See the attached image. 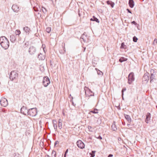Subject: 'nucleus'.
Instances as JSON below:
<instances>
[{
  "label": "nucleus",
  "instance_id": "nucleus-1",
  "mask_svg": "<svg viewBox=\"0 0 157 157\" xmlns=\"http://www.w3.org/2000/svg\"><path fill=\"white\" fill-rule=\"evenodd\" d=\"M0 44L3 48L6 49L9 46V42L8 39L4 36L0 37Z\"/></svg>",
  "mask_w": 157,
  "mask_h": 157
},
{
  "label": "nucleus",
  "instance_id": "nucleus-2",
  "mask_svg": "<svg viewBox=\"0 0 157 157\" xmlns=\"http://www.w3.org/2000/svg\"><path fill=\"white\" fill-rule=\"evenodd\" d=\"M37 110L36 108H33L29 109L27 114L32 117H34L37 114Z\"/></svg>",
  "mask_w": 157,
  "mask_h": 157
},
{
  "label": "nucleus",
  "instance_id": "nucleus-3",
  "mask_svg": "<svg viewBox=\"0 0 157 157\" xmlns=\"http://www.w3.org/2000/svg\"><path fill=\"white\" fill-rule=\"evenodd\" d=\"M84 89L86 96L89 97L94 96V93L91 91L89 88L85 86L84 87Z\"/></svg>",
  "mask_w": 157,
  "mask_h": 157
},
{
  "label": "nucleus",
  "instance_id": "nucleus-4",
  "mask_svg": "<svg viewBox=\"0 0 157 157\" xmlns=\"http://www.w3.org/2000/svg\"><path fill=\"white\" fill-rule=\"evenodd\" d=\"M18 77V74L14 71H12L10 73V79L12 81L17 79Z\"/></svg>",
  "mask_w": 157,
  "mask_h": 157
},
{
  "label": "nucleus",
  "instance_id": "nucleus-5",
  "mask_svg": "<svg viewBox=\"0 0 157 157\" xmlns=\"http://www.w3.org/2000/svg\"><path fill=\"white\" fill-rule=\"evenodd\" d=\"M42 83L44 87H47L50 83L49 78L47 76L44 77L43 78Z\"/></svg>",
  "mask_w": 157,
  "mask_h": 157
},
{
  "label": "nucleus",
  "instance_id": "nucleus-6",
  "mask_svg": "<svg viewBox=\"0 0 157 157\" xmlns=\"http://www.w3.org/2000/svg\"><path fill=\"white\" fill-rule=\"evenodd\" d=\"M134 74L133 73H131L129 74L128 77V84H131L132 82L134 80Z\"/></svg>",
  "mask_w": 157,
  "mask_h": 157
},
{
  "label": "nucleus",
  "instance_id": "nucleus-7",
  "mask_svg": "<svg viewBox=\"0 0 157 157\" xmlns=\"http://www.w3.org/2000/svg\"><path fill=\"white\" fill-rule=\"evenodd\" d=\"M36 52V48L33 46H31L28 50V52L31 55H33L35 54Z\"/></svg>",
  "mask_w": 157,
  "mask_h": 157
},
{
  "label": "nucleus",
  "instance_id": "nucleus-8",
  "mask_svg": "<svg viewBox=\"0 0 157 157\" xmlns=\"http://www.w3.org/2000/svg\"><path fill=\"white\" fill-rule=\"evenodd\" d=\"M0 104L2 106L6 107L8 104V102L6 99L5 98H2L1 99Z\"/></svg>",
  "mask_w": 157,
  "mask_h": 157
},
{
  "label": "nucleus",
  "instance_id": "nucleus-9",
  "mask_svg": "<svg viewBox=\"0 0 157 157\" xmlns=\"http://www.w3.org/2000/svg\"><path fill=\"white\" fill-rule=\"evenodd\" d=\"M77 145L80 149H83L85 147L84 143L81 140H79L77 142Z\"/></svg>",
  "mask_w": 157,
  "mask_h": 157
},
{
  "label": "nucleus",
  "instance_id": "nucleus-10",
  "mask_svg": "<svg viewBox=\"0 0 157 157\" xmlns=\"http://www.w3.org/2000/svg\"><path fill=\"white\" fill-rule=\"evenodd\" d=\"M149 79V74L147 72L146 73L144 74V75L143 77V81H146L147 82Z\"/></svg>",
  "mask_w": 157,
  "mask_h": 157
},
{
  "label": "nucleus",
  "instance_id": "nucleus-11",
  "mask_svg": "<svg viewBox=\"0 0 157 157\" xmlns=\"http://www.w3.org/2000/svg\"><path fill=\"white\" fill-rule=\"evenodd\" d=\"M12 9L14 12H18L19 10V7L16 4H14L12 6Z\"/></svg>",
  "mask_w": 157,
  "mask_h": 157
},
{
  "label": "nucleus",
  "instance_id": "nucleus-12",
  "mask_svg": "<svg viewBox=\"0 0 157 157\" xmlns=\"http://www.w3.org/2000/svg\"><path fill=\"white\" fill-rule=\"evenodd\" d=\"M81 40L82 41V40L84 42H87L88 41V38L87 37V36L85 34V33H84L80 37Z\"/></svg>",
  "mask_w": 157,
  "mask_h": 157
},
{
  "label": "nucleus",
  "instance_id": "nucleus-13",
  "mask_svg": "<svg viewBox=\"0 0 157 157\" xmlns=\"http://www.w3.org/2000/svg\"><path fill=\"white\" fill-rule=\"evenodd\" d=\"M28 110L26 109V108L24 106H23L21 109V112L24 115H26L28 113Z\"/></svg>",
  "mask_w": 157,
  "mask_h": 157
},
{
  "label": "nucleus",
  "instance_id": "nucleus-14",
  "mask_svg": "<svg viewBox=\"0 0 157 157\" xmlns=\"http://www.w3.org/2000/svg\"><path fill=\"white\" fill-rule=\"evenodd\" d=\"M151 114L149 113H148L146 115V118L145 120V122L147 123H149V121H150L151 119Z\"/></svg>",
  "mask_w": 157,
  "mask_h": 157
},
{
  "label": "nucleus",
  "instance_id": "nucleus-15",
  "mask_svg": "<svg viewBox=\"0 0 157 157\" xmlns=\"http://www.w3.org/2000/svg\"><path fill=\"white\" fill-rule=\"evenodd\" d=\"M45 54L43 55L41 53H40L38 56V58L40 60H44L45 59Z\"/></svg>",
  "mask_w": 157,
  "mask_h": 157
},
{
  "label": "nucleus",
  "instance_id": "nucleus-16",
  "mask_svg": "<svg viewBox=\"0 0 157 157\" xmlns=\"http://www.w3.org/2000/svg\"><path fill=\"white\" fill-rule=\"evenodd\" d=\"M53 124V126L55 130L56 131L57 130V122L55 120H53L52 121Z\"/></svg>",
  "mask_w": 157,
  "mask_h": 157
},
{
  "label": "nucleus",
  "instance_id": "nucleus-17",
  "mask_svg": "<svg viewBox=\"0 0 157 157\" xmlns=\"http://www.w3.org/2000/svg\"><path fill=\"white\" fill-rule=\"evenodd\" d=\"M23 30L24 31H25V33L27 34H29V33L31 31L30 28L27 26H26V27H24L23 28Z\"/></svg>",
  "mask_w": 157,
  "mask_h": 157
},
{
  "label": "nucleus",
  "instance_id": "nucleus-18",
  "mask_svg": "<svg viewBox=\"0 0 157 157\" xmlns=\"http://www.w3.org/2000/svg\"><path fill=\"white\" fill-rule=\"evenodd\" d=\"M10 41L13 43H14L16 40L15 36L13 35H10Z\"/></svg>",
  "mask_w": 157,
  "mask_h": 157
},
{
  "label": "nucleus",
  "instance_id": "nucleus-19",
  "mask_svg": "<svg viewBox=\"0 0 157 157\" xmlns=\"http://www.w3.org/2000/svg\"><path fill=\"white\" fill-rule=\"evenodd\" d=\"M112 129L114 131H116L117 130V128L115 125V122L113 121L111 126Z\"/></svg>",
  "mask_w": 157,
  "mask_h": 157
},
{
  "label": "nucleus",
  "instance_id": "nucleus-20",
  "mask_svg": "<svg viewBox=\"0 0 157 157\" xmlns=\"http://www.w3.org/2000/svg\"><path fill=\"white\" fill-rule=\"evenodd\" d=\"M58 128L60 129H61L62 128V123L61 119H59L58 121Z\"/></svg>",
  "mask_w": 157,
  "mask_h": 157
},
{
  "label": "nucleus",
  "instance_id": "nucleus-21",
  "mask_svg": "<svg viewBox=\"0 0 157 157\" xmlns=\"http://www.w3.org/2000/svg\"><path fill=\"white\" fill-rule=\"evenodd\" d=\"M155 75L153 74H151V76L150 77V82H153V80L154 79H155Z\"/></svg>",
  "mask_w": 157,
  "mask_h": 157
},
{
  "label": "nucleus",
  "instance_id": "nucleus-22",
  "mask_svg": "<svg viewBox=\"0 0 157 157\" xmlns=\"http://www.w3.org/2000/svg\"><path fill=\"white\" fill-rule=\"evenodd\" d=\"M129 4L131 8H132L134 5V2L133 0H129Z\"/></svg>",
  "mask_w": 157,
  "mask_h": 157
},
{
  "label": "nucleus",
  "instance_id": "nucleus-23",
  "mask_svg": "<svg viewBox=\"0 0 157 157\" xmlns=\"http://www.w3.org/2000/svg\"><path fill=\"white\" fill-rule=\"evenodd\" d=\"M92 113H98V110L96 109H94V110L90 111L89 112V114H91Z\"/></svg>",
  "mask_w": 157,
  "mask_h": 157
},
{
  "label": "nucleus",
  "instance_id": "nucleus-24",
  "mask_svg": "<svg viewBox=\"0 0 157 157\" xmlns=\"http://www.w3.org/2000/svg\"><path fill=\"white\" fill-rule=\"evenodd\" d=\"M90 20L92 21H95L96 22H98V23L99 22V20H98V19L97 18H96L94 16H93V18H91L90 19Z\"/></svg>",
  "mask_w": 157,
  "mask_h": 157
},
{
  "label": "nucleus",
  "instance_id": "nucleus-25",
  "mask_svg": "<svg viewBox=\"0 0 157 157\" xmlns=\"http://www.w3.org/2000/svg\"><path fill=\"white\" fill-rule=\"evenodd\" d=\"M127 60V59L124 57H121L119 59V61L122 63L123 61H126Z\"/></svg>",
  "mask_w": 157,
  "mask_h": 157
},
{
  "label": "nucleus",
  "instance_id": "nucleus-26",
  "mask_svg": "<svg viewBox=\"0 0 157 157\" xmlns=\"http://www.w3.org/2000/svg\"><path fill=\"white\" fill-rule=\"evenodd\" d=\"M125 117L126 119L128 121H131V118L130 116L127 115H125Z\"/></svg>",
  "mask_w": 157,
  "mask_h": 157
},
{
  "label": "nucleus",
  "instance_id": "nucleus-27",
  "mask_svg": "<svg viewBox=\"0 0 157 157\" xmlns=\"http://www.w3.org/2000/svg\"><path fill=\"white\" fill-rule=\"evenodd\" d=\"M56 152L55 151H53L52 153V157H56Z\"/></svg>",
  "mask_w": 157,
  "mask_h": 157
},
{
  "label": "nucleus",
  "instance_id": "nucleus-28",
  "mask_svg": "<svg viewBox=\"0 0 157 157\" xmlns=\"http://www.w3.org/2000/svg\"><path fill=\"white\" fill-rule=\"evenodd\" d=\"M150 72L151 74H153L155 75H156L157 72L153 69H151L150 71Z\"/></svg>",
  "mask_w": 157,
  "mask_h": 157
},
{
  "label": "nucleus",
  "instance_id": "nucleus-29",
  "mask_svg": "<svg viewBox=\"0 0 157 157\" xmlns=\"http://www.w3.org/2000/svg\"><path fill=\"white\" fill-rule=\"evenodd\" d=\"M95 70L97 71L98 75H103V73L101 71L98 70L97 68H96Z\"/></svg>",
  "mask_w": 157,
  "mask_h": 157
},
{
  "label": "nucleus",
  "instance_id": "nucleus-30",
  "mask_svg": "<svg viewBox=\"0 0 157 157\" xmlns=\"http://www.w3.org/2000/svg\"><path fill=\"white\" fill-rule=\"evenodd\" d=\"M121 48L125 49L126 48V46L124 44V43H122L121 46Z\"/></svg>",
  "mask_w": 157,
  "mask_h": 157
},
{
  "label": "nucleus",
  "instance_id": "nucleus-31",
  "mask_svg": "<svg viewBox=\"0 0 157 157\" xmlns=\"http://www.w3.org/2000/svg\"><path fill=\"white\" fill-rule=\"evenodd\" d=\"M96 152L95 151H92L91 153H90V154L91 155L90 157H94L95 156V153Z\"/></svg>",
  "mask_w": 157,
  "mask_h": 157
},
{
  "label": "nucleus",
  "instance_id": "nucleus-32",
  "mask_svg": "<svg viewBox=\"0 0 157 157\" xmlns=\"http://www.w3.org/2000/svg\"><path fill=\"white\" fill-rule=\"evenodd\" d=\"M142 155L141 151L140 150H138V157H141Z\"/></svg>",
  "mask_w": 157,
  "mask_h": 157
},
{
  "label": "nucleus",
  "instance_id": "nucleus-33",
  "mask_svg": "<svg viewBox=\"0 0 157 157\" xmlns=\"http://www.w3.org/2000/svg\"><path fill=\"white\" fill-rule=\"evenodd\" d=\"M51 29V28L50 27H48L46 29V30L47 32L49 33L50 32Z\"/></svg>",
  "mask_w": 157,
  "mask_h": 157
},
{
  "label": "nucleus",
  "instance_id": "nucleus-34",
  "mask_svg": "<svg viewBox=\"0 0 157 157\" xmlns=\"http://www.w3.org/2000/svg\"><path fill=\"white\" fill-rule=\"evenodd\" d=\"M15 33L16 35H19L21 33V32L19 30H16Z\"/></svg>",
  "mask_w": 157,
  "mask_h": 157
},
{
  "label": "nucleus",
  "instance_id": "nucleus-35",
  "mask_svg": "<svg viewBox=\"0 0 157 157\" xmlns=\"http://www.w3.org/2000/svg\"><path fill=\"white\" fill-rule=\"evenodd\" d=\"M42 10L44 13H45L47 12L46 9L43 7H42Z\"/></svg>",
  "mask_w": 157,
  "mask_h": 157
},
{
  "label": "nucleus",
  "instance_id": "nucleus-36",
  "mask_svg": "<svg viewBox=\"0 0 157 157\" xmlns=\"http://www.w3.org/2000/svg\"><path fill=\"white\" fill-rule=\"evenodd\" d=\"M126 89L125 87H124L123 88L122 90V97L124 95V92L126 90Z\"/></svg>",
  "mask_w": 157,
  "mask_h": 157
},
{
  "label": "nucleus",
  "instance_id": "nucleus-37",
  "mask_svg": "<svg viewBox=\"0 0 157 157\" xmlns=\"http://www.w3.org/2000/svg\"><path fill=\"white\" fill-rule=\"evenodd\" d=\"M137 40V38L136 36H134L133 38V41L134 42H136Z\"/></svg>",
  "mask_w": 157,
  "mask_h": 157
},
{
  "label": "nucleus",
  "instance_id": "nucleus-38",
  "mask_svg": "<svg viewBox=\"0 0 157 157\" xmlns=\"http://www.w3.org/2000/svg\"><path fill=\"white\" fill-rule=\"evenodd\" d=\"M157 43V39L156 38H155L153 44L154 45H155V44Z\"/></svg>",
  "mask_w": 157,
  "mask_h": 157
},
{
  "label": "nucleus",
  "instance_id": "nucleus-39",
  "mask_svg": "<svg viewBox=\"0 0 157 157\" xmlns=\"http://www.w3.org/2000/svg\"><path fill=\"white\" fill-rule=\"evenodd\" d=\"M68 149H67V150H66L64 155V157H66V154L68 153Z\"/></svg>",
  "mask_w": 157,
  "mask_h": 157
},
{
  "label": "nucleus",
  "instance_id": "nucleus-40",
  "mask_svg": "<svg viewBox=\"0 0 157 157\" xmlns=\"http://www.w3.org/2000/svg\"><path fill=\"white\" fill-rule=\"evenodd\" d=\"M112 8L114 7V3L113 2H112L111 4L110 5Z\"/></svg>",
  "mask_w": 157,
  "mask_h": 157
},
{
  "label": "nucleus",
  "instance_id": "nucleus-41",
  "mask_svg": "<svg viewBox=\"0 0 157 157\" xmlns=\"http://www.w3.org/2000/svg\"><path fill=\"white\" fill-rule=\"evenodd\" d=\"M112 2L110 1H107L106 2L107 3L108 5H110Z\"/></svg>",
  "mask_w": 157,
  "mask_h": 157
},
{
  "label": "nucleus",
  "instance_id": "nucleus-42",
  "mask_svg": "<svg viewBox=\"0 0 157 157\" xmlns=\"http://www.w3.org/2000/svg\"><path fill=\"white\" fill-rule=\"evenodd\" d=\"M97 138H98L100 140H101L102 139V138L100 136H99L98 137H96Z\"/></svg>",
  "mask_w": 157,
  "mask_h": 157
},
{
  "label": "nucleus",
  "instance_id": "nucleus-43",
  "mask_svg": "<svg viewBox=\"0 0 157 157\" xmlns=\"http://www.w3.org/2000/svg\"><path fill=\"white\" fill-rule=\"evenodd\" d=\"M132 23L133 24H134L135 25H136V23L134 21H133L132 22Z\"/></svg>",
  "mask_w": 157,
  "mask_h": 157
},
{
  "label": "nucleus",
  "instance_id": "nucleus-44",
  "mask_svg": "<svg viewBox=\"0 0 157 157\" xmlns=\"http://www.w3.org/2000/svg\"><path fill=\"white\" fill-rule=\"evenodd\" d=\"M34 10L35 11H38V10L37 9H35V8L34 7Z\"/></svg>",
  "mask_w": 157,
  "mask_h": 157
},
{
  "label": "nucleus",
  "instance_id": "nucleus-45",
  "mask_svg": "<svg viewBox=\"0 0 157 157\" xmlns=\"http://www.w3.org/2000/svg\"><path fill=\"white\" fill-rule=\"evenodd\" d=\"M113 156V155L112 154H109V156H108V157H112Z\"/></svg>",
  "mask_w": 157,
  "mask_h": 157
},
{
  "label": "nucleus",
  "instance_id": "nucleus-46",
  "mask_svg": "<svg viewBox=\"0 0 157 157\" xmlns=\"http://www.w3.org/2000/svg\"><path fill=\"white\" fill-rule=\"evenodd\" d=\"M127 10L128 11V12L130 13H131V11L128 9H127Z\"/></svg>",
  "mask_w": 157,
  "mask_h": 157
},
{
  "label": "nucleus",
  "instance_id": "nucleus-47",
  "mask_svg": "<svg viewBox=\"0 0 157 157\" xmlns=\"http://www.w3.org/2000/svg\"><path fill=\"white\" fill-rule=\"evenodd\" d=\"M58 142L57 141H56L55 142V145L56 146V144H57V143Z\"/></svg>",
  "mask_w": 157,
  "mask_h": 157
},
{
  "label": "nucleus",
  "instance_id": "nucleus-48",
  "mask_svg": "<svg viewBox=\"0 0 157 157\" xmlns=\"http://www.w3.org/2000/svg\"><path fill=\"white\" fill-rule=\"evenodd\" d=\"M42 46H43V45H42ZM44 48L43 47V50H44V53L45 54V50H44Z\"/></svg>",
  "mask_w": 157,
  "mask_h": 157
},
{
  "label": "nucleus",
  "instance_id": "nucleus-49",
  "mask_svg": "<svg viewBox=\"0 0 157 157\" xmlns=\"http://www.w3.org/2000/svg\"><path fill=\"white\" fill-rule=\"evenodd\" d=\"M45 157H50L49 155H46Z\"/></svg>",
  "mask_w": 157,
  "mask_h": 157
},
{
  "label": "nucleus",
  "instance_id": "nucleus-50",
  "mask_svg": "<svg viewBox=\"0 0 157 157\" xmlns=\"http://www.w3.org/2000/svg\"><path fill=\"white\" fill-rule=\"evenodd\" d=\"M91 128V127L90 126H89V127H88V128L89 129L90 128Z\"/></svg>",
  "mask_w": 157,
  "mask_h": 157
},
{
  "label": "nucleus",
  "instance_id": "nucleus-51",
  "mask_svg": "<svg viewBox=\"0 0 157 157\" xmlns=\"http://www.w3.org/2000/svg\"><path fill=\"white\" fill-rule=\"evenodd\" d=\"M72 104H73V105H74V106H75L74 105V103L73 102H72Z\"/></svg>",
  "mask_w": 157,
  "mask_h": 157
},
{
  "label": "nucleus",
  "instance_id": "nucleus-52",
  "mask_svg": "<svg viewBox=\"0 0 157 157\" xmlns=\"http://www.w3.org/2000/svg\"><path fill=\"white\" fill-rule=\"evenodd\" d=\"M141 2H142L144 1V0H140Z\"/></svg>",
  "mask_w": 157,
  "mask_h": 157
}]
</instances>
